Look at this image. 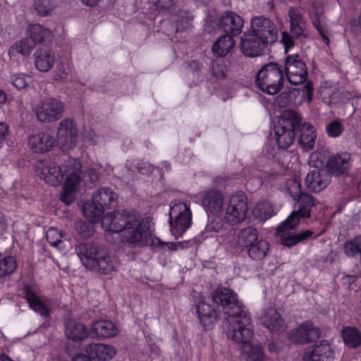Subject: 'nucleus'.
Listing matches in <instances>:
<instances>
[{"instance_id": "obj_51", "label": "nucleus", "mask_w": 361, "mask_h": 361, "mask_svg": "<svg viewBox=\"0 0 361 361\" xmlns=\"http://www.w3.org/2000/svg\"><path fill=\"white\" fill-rule=\"evenodd\" d=\"M31 82V78L25 74H16L12 78L13 85L18 90L25 88Z\"/></svg>"}, {"instance_id": "obj_32", "label": "nucleus", "mask_w": 361, "mask_h": 361, "mask_svg": "<svg viewBox=\"0 0 361 361\" xmlns=\"http://www.w3.org/2000/svg\"><path fill=\"white\" fill-rule=\"evenodd\" d=\"M35 66L40 72H48L54 65L55 54L49 48H40L35 52Z\"/></svg>"}, {"instance_id": "obj_52", "label": "nucleus", "mask_w": 361, "mask_h": 361, "mask_svg": "<svg viewBox=\"0 0 361 361\" xmlns=\"http://www.w3.org/2000/svg\"><path fill=\"white\" fill-rule=\"evenodd\" d=\"M68 71L64 65H61L57 68L56 73L54 75L56 81L63 82L68 80Z\"/></svg>"}, {"instance_id": "obj_3", "label": "nucleus", "mask_w": 361, "mask_h": 361, "mask_svg": "<svg viewBox=\"0 0 361 361\" xmlns=\"http://www.w3.org/2000/svg\"><path fill=\"white\" fill-rule=\"evenodd\" d=\"M75 250L83 266L91 270L109 274L116 269V260L91 244H80L75 247Z\"/></svg>"}, {"instance_id": "obj_56", "label": "nucleus", "mask_w": 361, "mask_h": 361, "mask_svg": "<svg viewBox=\"0 0 361 361\" xmlns=\"http://www.w3.org/2000/svg\"><path fill=\"white\" fill-rule=\"evenodd\" d=\"M290 22H304L302 13L298 8H291L288 12Z\"/></svg>"}, {"instance_id": "obj_64", "label": "nucleus", "mask_w": 361, "mask_h": 361, "mask_svg": "<svg viewBox=\"0 0 361 361\" xmlns=\"http://www.w3.org/2000/svg\"><path fill=\"white\" fill-rule=\"evenodd\" d=\"M338 102V92H333V94H329V101L330 104H336Z\"/></svg>"}, {"instance_id": "obj_30", "label": "nucleus", "mask_w": 361, "mask_h": 361, "mask_svg": "<svg viewBox=\"0 0 361 361\" xmlns=\"http://www.w3.org/2000/svg\"><path fill=\"white\" fill-rule=\"evenodd\" d=\"M297 130L300 132L298 142L300 147L305 151L311 150L314 146L317 136L314 127L308 123H302L301 121Z\"/></svg>"}, {"instance_id": "obj_39", "label": "nucleus", "mask_w": 361, "mask_h": 361, "mask_svg": "<svg viewBox=\"0 0 361 361\" xmlns=\"http://www.w3.org/2000/svg\"><path fill=\"white\" fill-rule=\"evenodd\" d=\"M99 204L94 203V200L87 202L83 204L82 213L84 216L92 223H96L100 220L104 212V209L100 208Z\"/></svg>"}, {"instance_id": "obj_47", "label": "nucleus", "mask_w": 361, "mask_h": 361, "mask_svg": "<svg viewBox=\"0 0 361 361\" xmlns=\"http://www.w3.org/2000/svg\"><path fill=\"white\" fill-rule=\"evenodd\" d=\"M228 71L227 63L224 59H219L213 61L212 73L214 77L219 79H223L226 76Z\"/></svg>"}, {"instance_id": "obj_57", "label": "nucleus", "mask_w": 361, "mask_h": 361, "mask_svg": "<svg viewBox=\"0 0 361 361\" xmlns=\"http://www.w3.org/2000/svg\"><path fill=\"white\" fill-rule=\"evenodd\" d=\"M281 42L284 45L286 53H287L288 49L292 48L294 45L292 36L287 32H283L282 34Z\"/></svg>"}, {"instance_id": "obj_61", "label": "nucleus", "mask_w": 361, "mask_h": 361, "mask_svg": "<svg viewBox=\"0 0 361 361\" xmlns=\"http://www.w3.org/2000/svg\"><path fill=\"white\" fill-rule=\"evenodd\" d=\"M72 361H93L92 359L84 354H79L75 355Z\"/></svg>"}, {"instance_id": "obj_19", "label": "nucleus", "mask_w": 361, "mask_h": 361, "mask_svg": "<svg viewBox=\"0 0 361 361\" xmlns=\"http://www.w3.org/2000/svg\"><path fill=\"white\" fill-rule=\"evenodd\" d=\"M78 137V130L75 123L72 119L62 120L59 126L57 140L59 144L71 147L73 145Z\"/></svg>"}, {"instance_id": "obj_48", "label": "nucleus", "mask_w": 361, "mask_h": 361, "mask_svg": "<svg viewBox=\"0 0 361 361\" xmlns=\"http://www.w3.org/2000/svg\"><path fill=\"white\" fill-rule=\"evenodd\" d=\"M286 188L289 195L294 200H298V198L303 195L301 191L300 183L297 178H291L287 180Z\"/></svg>"}, {"instance_id": "obj_25", "label": "nucleus", "mask_w": 361, "mask_h": 361, "mask_svg": "<svg viewBox=\"0 0 361 361\" xmlns=\"http://www.w3.org/2000/svg\"><path fill=\"white\" fill-rule=\"evenodd\" d=\"M116 325L109 319H99L92 323L90 334L97 338H110L118 334Z\"/></svg>"}, {"instance_id": "obj_44", "label": "nucleus", "mask_w": 361, "mask_h": 361, "mask_svg": "<svg viewBox=\"0 0 361 361\" xmlns=\"http://www.w3.org/2000/svg\"><path fill=\"white\" fill-rule=\"evenodd\" d=\"M46 238L49 243L58 249H61L63 247V242L62 240L64 238V233L54 228L51 227L47 231Z\"/></svg>"}, {"instance_id": "obj_18", "label": "nucleus", "mask_w": 361, "mask_h": 361, "mask_svg": "<svg viewBox=\"0 0 361 361\" xmlns=\"http://www.w3.org/2000/svg\"><path fill=\"white\" fill-rule=\"evenodd\" d=\"M260 321L270 332L280 334L286 331V323L279 312L272 307L263 310Z\"/></svg>"}, {"instance_id": "obj_40", "label": "nucleus", "mask_w": 361, "mask_h": 361, "mask_svg": "<svg viewBox=\"0 0 361 361\" xmlns=\"http://www.w3.org/2000/svg\"><path fill=\"white\" fill-rule=\"evenodd\" d=\"M243 355L247 361H261L264 357L263 350L259 345H254L251 341L241 346Z\"/></svg>"}, {"instance_id": "obj_27", "label": "nucleus", "mask_w": 361, "mask_h": 361, "mask_svg": "<svg viewBox=\"0 0 361 361\" xmlns=\"http://www.w3.org/2000/svg\"><path fill=\"white\" fill-rule=\"evenodd\" d=\"M196 310L202 325L205 328H212L218 319V314L212 306L201 298L196 305Z\"/></svg>"}, {"instance_id": "obj_22", "label": "nucleus", "mask_w": 361, "mask_h": 361, "mask_svg": "<svg viewBox=\"0 0 361 361\" xmlns=\"http://www.w3.org/2000/svg\"><path fill=\"white\" fill-rule=\"evenodd\" d=\"M351 161V155L348 152H341L330 156L326 161L328 171L334 174L339 175L346 172Z\"/></svg>"}, {"instance_id": "obj_20", "label": "nucleus", "mask_w": 361, "mask_h": 361, "mask_svg": "<svg viewBox=\"0 0 361 361\" xmlns=\"http://www.w3.org/2000/svg\"><path fill=\"white\" fill-rule=\"evenodd\" d=\"M219 23L226 34L236 36L242 32L244 21L239 15L232 11H227L220 18Z\"/></svg>"}, {"instance_id": "obj_36", "label": "nucleus", "mask_w": 361, "mask_h": 361, "mask_svg": "<svg viewBox=\"0 0 361 361\" xmlns=\"http://www.w3.org/2000/svg\"><path fill=\"white\" fill-rule=\"evenodd\" d=\"M248 256L255 260H260L264 258L269 250L268 242L262 238H258L254 243L247 248Z\"/></svg>"}, {"instance_id": "obj_34", "label": "nucleus", "mask_w": 361, "mask_h": 361, "mask_svg": "<svg viewBox=\"0 0 361 361\" xmlns=\"http://www.w3.org/2000/svg\"><path fill=\"white\" fill-rule=\"evenodd\" d=\"M310 16L312 20V23L319 34L323 39L324 42L328 44L329 39L327 36V31L326 29V23L324 20V16L323 15L322 7L317 4H314L312 6L310 10Z\"/></svg>"}, {"instance_id": "obj_14", "label": "nucleus", "mask_w": 361, "mask_h": 361, "mask_svg": "<svg viewBox=\"0 0 361 361\" xmlns=\"http://www.w3.org/2000/svg\"><path fill=\"white\" fill-rule=\"evenodd\" d=\"M134 213L128 211L109 213L102 219V226L109 232L124 231L128 224L133 222L132 217Z\"/></svg>"}, {"instance_id": "obj_8", "label": "nucleus", "mask_w": 361, "mask_h": 361, "mask_svg": "<svg viewBox=\"0 0 361 361\" xmlns=\"http://www.w3.org/2000/svg\"><path fill=\"white\" fill-rule=\"evenodd\" d=\"M169 224L172 235L176 238L181 237L192 224L190 205L184 202H176L171 205Z\"/></svg>"}, {"instance_id": "obj_2", "label": "nucleus", "mask_w": 361, "mask_h": 361, "mask_svg": "<svg viewBox=\"0 0 361 361\" xmlns=\"http://www.w3.org/2000/svg\"><path fill=\"white\" fill-rule=\"evenodd\" d=\"M299 205L297 210L293 211L287 219L277 228V235L283 245L290 247L310 238L313 232L310 230L293 233L295 228L302 219L310 217L311 209L318 204V201L310 194L303 193L298 200Z\"/></svg>"}, {"instance_id": "obj_37", "label": "nucleus", "mask_w": 361, "mask_h": 361, "mask_svg": "<svg viewBox=\"0 0 361 361\" xmlns=\"http://www.w3.org/2000/svg\"><path fill=\"white\" fill-rule=\"evenodd\" d=\"M233 37V35L226 34L219 37L212 46L213 52L219 56H226L234 45Z\"/></svg>"}, {"instance_id": "obj_59", "label": "nucleus", "mask_w": 361, "mask_h": 361, "mask_svg": "<svg viewBox=\"0 0 361 361\" xmlns=\"http://www.w3.org/2000/svg\"><path fill=\"white\" fill-rule=\"evenodd\" d=\"M8 134V127L3 122H0V148L4 143L6 137Z\"/></svg>"}, {"instance_id": "obj_23", "label": "nucleus", "mask_w": 361, "mask_h": 361, "mask_svg": "<svg viewBox=\"0 0 361 361\" xmlns=\"http://www.w3.org/2000/svg\"><path fill=\"white\" fill-rule=\"evenodd\" d=\"M25 291L26 299L30 308L40 315L47 317L49 314V309L44 298L40 295L37 288L32 286H25Z\"/></svg>"}, {"instance_id": "obj_1", "label": "nucleus", "mask_w": 361, "mask_h": 361, "mask_svg": "<svg viewBox=\"0 0 361 361\" xmlns=\"http://www.w3.org/2000/svg\"><path fill=\"white\" fill-rule=\"evenodd\" d=\"M36 169L40 172L41 178L52 186L59 185L66 176L61 200L66 204L73 201L76 192L82 187L81 166L77 160L69 159L63 167L51 161H40Z\"/></svg>"}, {"instance_id": "obj_53", "label": "nucleus", "mask_w": 361, "mask_h": 361, "mask_svg": "<svg viewBox=\"0 0 361 361\" xmlns=\"http://www.w3.org/2000/svg\"><path fill=\"white\" fill-rule=\"evenodd\" d=\"M290 34L295 37L302 35L304 29V22H290Z\"/></svg>"}, {"instance_id": "obj_29", "label": "nucleus", "mask_w": 361, "mask_h": 361, "mask_svg": "<svg viewBox=\"0 0 361 361\" xmlns=\"http://www.w3.org/2000/svg\"><path fill=\"white\" fill-rule=\"evenodd\" d=\"M86 353L91 357L100 361H107L113 358L116 350L114 346L108 344L90 343L86 347Z\"/></svg>"}, {"instance_id": "obj_28", "label": "nucleus", "mask_w": 361, "mask_h": 361, "mask_svg": "<svg viewBox=\"0 0 361 361\" xmlns=\"http://www.w3.org/2000/svg\"><path fill=\"white\" fill-rule=\"evenodd\" d=\"M29 38L35 45L37 44H49L52 42L54 35L52 32L44 26L36 23L30 25L27 27Z\"/></svg>"}, {"instance_id": "obj_11", "label": "nucleus", "mask_w": 361, "mask_h": 361, "mask_svg": "<svg viewBox=\"0 0 361 361\" xmlns=\"http://www.w3.org/2000/svg\"><path fill=\"white\" fill-rule=\"evenodd\" d=\"M212 298L216 305L222 306L228 317L246 311L241 302L238 301L236 293L229 288L217 289L213 293Z\"/></svg>"}, {"instance_id": "obj_31", "label": "nucleus", "mask_w": 361, "mask_h": 361, "mask_svg": "<svg viewBox=\"0 0 361 361\" xmlns=\"http://www.w3.org/2000/svg\"><path fill=\"white\" fill-rule=\"evenodd\" d=\"M28 145L34 152L44 153L52 148L54 140L49 133H38L29 138Z\"/></svg>"}, {"instance_id": "obj_58", "label": "nucleus", "mask_w": 361, "mask_h": 361, "mask_svg": "<svg viewBox=\"0 0 361 361\" xmlns=\"http://www.w3.org/2000/svg\"><path fill=\"white\" fill-rule=\"evenodd\" d=\"M82 137L85 140L88 141L92 144L97 142V135L91 128H85L82 132Z\"/></svg>"}, {"instance_id": "obj_54", "label": "nucleus", "mask_w": 361, "mask_h": 361, "mask_svg": "<svg viewBox=\"0 0 361 361\" xmlns=\"http://www.w3.org/2000/svg\"><path fill=\"white\" fill-rule=\"evenodd\" d=\"M137 171L142 174L148 175L152 173L154 167L149 162L140 161L136 164Z\"/></svg>"}, {"instance_id": "obj_4", "label": "nucleus", "mask_w": 361, "mask_h": 361, "mask_svg": "<svg viewBox=\"0 0 361 361\" xmlns=\"http://www.w3.org/2000/svg\"><path fill=\"white\" fill-rule=\"evenodd\" d=\"M224 328L228 338L233 340L240 347L252 341L253 328L250 315L247 310L227 317Z\"/></svg>"}, {"instance_id": "obj_62", "label": "nucleus", "mask_w": 361, "mask_h": 361, "mask_svg": "<svg viewBox=\"0 0 361 361\" xmlns=\"http://www.w3.org/2000/svg\"><path fill=\"white\" fill-rule=\"evenodd\" d=\"M80 227H81V228H85V229L87 228V231H85V233H82L81 231V235H82V237L85 238V237H87V236L92 235V230L87 225H86L85 224L83 223V224H80Z\"/></svg>"}, {"instance_id": "obj_63", "label": "nucleus", "mask_w": 361, "mask_h": 361, "mask_svg": "<svg viewBox=\"0 0 361 361\" xmlns=\"http://www.w3.org/2000/svg\"><path fill=\"white\" fill-rule=\"evenodd\" d=\"M82 3L87 6H94L98 4L101 0H80Z\"/></svg>"}, {"instance_id": "obj_9", "label": "nucleus", "mask_w": 361, "mask_h": 361, "mask_svg": "<svg viewBox=\"0 0 361 361\" xmlns=\"http://www.w3.org/2000/svg\"><path fill=\"white\" fill-rule=\"evenodd\" d=\"M65 112V104L59 99L48 97L41 100L35 108L37 120L42 123H51L61 119Z\"/></svg>"}, {"instance_id": "obj_55", "label": "nucleus", "mask_w": 361, "mask_h": 361, "mask_svg": "<svg viewBox=\"0 0 361 361\" xmlns=\"http://www.w3.org/2000/svg\"><path fill=\"white\" fill-rule=\"evenodd\" d=\"M175 4L174 0H157L156 8L159 11H171Z\"/></svg>"}, {"instance_id": "obj_6", "label": "nucleus", "mask_w": 361, "mask_h": 361, "mask_svg": "<svg viewBox=\"0 0 361 361\" xmlns=\"http://www.w3.org/2000/svg\"><path fill=\"white\" fill-rule=\"evenodd\" d=\"M301 117L293 110L284 111L274 126L275 140L280 148L290 147L295 139V130L300 123Z\"/></svg>"}, {"instance_id": "obj_50", "label": "nucleus", "mask_w": 361, "mask_h": 361, "mask_svg": "<svg viewBox=\"0 0 361 361\" xmlns=\"http://www.w3.org/2000/svg\"><path fill=\"white\" fill-rule=\"evenodd\" d=\"M325 130L329 137L336 138L341 135L344 130V127L341 122L335 120L327 124Z\"/></svg>"}, {"instance_id": "obj_7", "label": "nucleus", "mask_w": 361, "mask_h": 361, "mask_svg": "<svg viewBox=\"0 0 361 361\" xmlns=\"http://www.w3.org/2000/svg\"><path fill=\"white\" fill-rule=\"evenodd\" d=\"M255 82L264 92L276 94L283 87V71L276 63H267L257 73Z\"/></svg>"}, {"instance_id": "obj_26", "label": "nucleus", "mask_w": 361, "mask_h": 361, "mask_svg": "<svg viewBox=\"0 0 361 361\" xmlns=\"http://www.w3.org/2000/svg\"><path fill=\"white\" fill-rule=\"evenodd\" d=\"M94 203L104 210L111 209L116 203L117 195L114 190L109 187H100L92 197Z\"/></svg>"}, {"instance_id": "obj_46", "label": "nucleus", "mask_w": 361, "mask_h": 361, "mask_svg": "<svg viewBox=\"0 0 361 361\" xmlns=\"http://www.w3.org/2000/svg\"><path fill=\"white\" fill-rule=\"evenodd\" d=\"M55 0H35L34 8L40 16H48L55 7Z\"/></svg>"}, {"instance_id": "obj_49", "label": "nucleus", "mask_w": 361, "mask_h": 361, "mask_svg": "<svg viewBox=\"0 0 361 361\" xmlns=\"http://www.w3.org/2000/svg\"><path fill=\"white\" fill-rule=\"evenodd\" d=\"M192 19V16L189 13L185 11H180L178 13V19L176 20L177 31H181L189 27Z\"/></svg>"}, {"instance_id": "obj_24", "label": "nucleus", "mask_w": 361, "mask_h": 361, "mask_svg": "<svg viewBox=\"0 0 361 361\" xmlns=\"http://www.w3.org/2000/svg\"><path fill=\"white\" fill-rule=\"evenodd\" d=\"M202 203L207 212L216 214L223 210L224 197L219 190H210L203 195Z\"/></svg>"}, {"instance_id": "obj_45", "label": "nucleus", "mask_w": 361, "mask_h": 361, "mask_svg": "<svg viewBox=\"0 0 361 361\" xmlns=\"http://www.w3.org/2000/svg\"><path fill=\"white\" fill-rule=\"evenodd\" d=\"M274 214L271 204L269 202L257 203L255 208V215L260 221H266L270 219Z\"/></svg>"}, {"instance_id": "obj_42", "label": "nucleus", "mask_w": 361, "mask_h": 361, "mask_svg": "<svg viewBox=\"0 0 361 361\" xmlns=\"http://www.w3.org/2000/svg\"><path fill=\"white\" fill-rule=\"evenodd\" d=\"M16 259L13 256H7L0 259V278L13 274L17 269Z\"/></svg>"}, {"instance_id": "obj_16", "label": "nucleus", "mask_w": 361, "mask_h": 361, "mask_svg": "<svg viewBox=\"0 0 361 361\" xmlns=\"http://www.w3.org/2000/svg\"><path fill=\"white\" fill-rule=\"evenodd\" d=\"M334 350L327 341L309 347L303 353V361H334Z\"/></svg>"}, {"instance_id": "obj_41", "label": "nucleus", "mask_w": 361, "mask_h": 361, "mask_svg": "<svg viewBox=\"0 0 361 361\" xmlns=\"http://www.w3.org/2000/svg\"><path fill=\"white\" fill-rule=\"evenodd\" d=\"M35 46V43L30 38H25L12 46L8 50V54L11 56L16 54L26 56L30 54Z\"/></svg>"}, {"instance_id": "obj_13", "label": "nucleus", "mask_w": 361, "mask_h": 361, "mask_svg": "<svg viewBox=\"0 0 361 361\" xmlns=\"http://www.w3.org/2000/svg\"><path fill=\"white\" fill-rule=\"evenodd\" d=\"M251 31L268 44L275 42L278 38L276 25L264 16H255L251 19Z\"/></svg>"}, {"instance_id": "obj_5", "label": "nucleus", "mask_w": 361, "mask_h": 361, "mask_svg": "<svg viewBox=\"0 0 361 361\" xmlns=\"http://www.w3.org/2000/svg\"><path fill=\"white\" fill-rule=\"evenodd\" d=\"M132 221L124 231L125 241L131 247L151 246L156 245V241L160 243L159 238L152 236L148 221L142 219L137 213H134Z\"/></svg>"}, {"instance_id": "obj_33", "label": "nucleus", "mask_w": 361, "mask_h": 361, "mask_svg": "<svg viewBox=\"0 0 361 361\" xmlns=\"http://www.w3.org/2000/svg\"><path fill=\"white\" fill-rule=\"evenodd\" d=\"M66 336L74 341H80L90 333L86 326L75 319H68L65 323Z\"/></svg>"}, {"instance_id": "obj_43", "label": "nucleus", "mask_w": 361, "mask_h": 361, "mask_svg": "<svg viewBox=\"0 0 361 361\" xmlns=\"http://www.w3.org/2000/svg\"><path fill=\"white\" fill-rule=\"evenodd\" d=\"M344 252L349 257L361 255V235L347 240L343 245Z\"/></svg>"}, {"instance_id": "obj_17", "label": "nucleus", "mask_w": 361, "mask_h": 361, "mask_svg": "<svg viewBox=\"0 0 361 361\" xmlns=\"http://www.w3.org/2000/svg\"><path fill=\"white\" fill-rule=\"evenodd\" d=\"M267 44H269L267 42L258 37L250 30V32L243 34L240 47L242 52L245 55L255 57L262 54Z\"/></svg>"}, {"instance_id": "obj_35", "label": "nucleus", "mask_w": 361, "mask_h": 361, "mask_svg": "<svg viewBox=\"0 0 361 361\" xmlns=\"http://www.w3.org/2000/svg\"><path fill=\"white\" fill-rule=\"evenodd\" d=\"M259 238V233L253 226L240 229L235 238V245L242 248H248Z\"/></svg>"}, {"instance_id": "obj_38", "label": "nucleus", "mask_w": 361, "mask_h": 361, "mask_svg": "<svg viewBox=\"0 0 361 361\" xmlns=\"http://www.w3.org/2000/svg\"><path fill=\"white\" fill-rule=\"evenodd\" d=\"M342 338L344 343L350 348L361 346V332L353 327H345L343 329Z\"/></svg>"}, {"instance_id": "obj_10", "label": "nucleus", "mask_w": 361, "mask_h": 361, "mask_svg": "<svg viewBox=\"0 0 361 361\" xmlns=\"http://www.w3.org/2000/svg\"><path fill=\"white\" fill-rule=\"evenodd\" d=\"M247 209L245 195L243 192L234 193L226 203L224 219L231 225L240 224L245 220Z\"/></svg>"}, {"instance_id": "obj_15", "label": "nucleus", "mask_w": 361, "mask_h": 361, "mask_svg": "<svg viewBox=\"0 0 361 361\" xmlns=\"http://www.w3.org/2000/svg\"><path fill=\"white\" fill-rule=\"evenodd\" d=\"M290 342L295 344L310 343L319 337V329L310 322H305L291 330L288 335Z\"/></svg>"}, {"instance_id": "obj_21", "label": "nucleus", "mask_w": 361, "mask_h": 361, "mask_svg": "<svg viewBox=\"0 0 361 361\" xmlns=\"http://www.w3.org/2000/svg\"><path fill=\"white\" fill-rule=\"evenodd\" d=\"M330 180V175L327 172L314 169L307 174L305 184L309 190L318 192L324 190Z\"/></svg>"}, {"instance_id": "obj_12", "label": "nucleus", "mask_w": 361, "mask_h": 361, "mask_svg": "<svg viewBox=\"0 0 361 361\" xmlns=\"http://www.w3.org/2000/svg\"><path fill=\"white\" fill-rule=\"evenodd\" d=\"M285 71L288 81L293 85L303 83L307 76L306 66L300 56H287L285 61Z\"/></svg>"}, {"instance_id": "obj_60", "label": "nucleus", "mask_w": 361, "mask_h": 361, "mask_svg": "<svg viewBox=\"0 0 361 361\" xmlns=\"http://www.w3.org/2000/svg\"><path fill=\"white\" fill-rule=\"evenodd\" d=\"M87 175L89 176L91 181L94 182L97 181L99 178V176L100 174L99 170L96 168H90L86 171Z\"/></svg>"}]
</instances>
